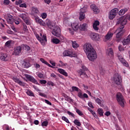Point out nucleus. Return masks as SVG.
<instances>
[{
  "instance_id": "52",
  "label": "nucleus",
  "mask_w": 130,
  "mask_h": 130,
  "mask_svg": "<svg viewBox=\"0 0 130 130\" xmlns=\"http://www.w3.org/2000/svg\"><path fill=\"white\" fill-rule=\"evenodd\" d=\"M90 112H91V114H92V116H93V117H94V118H98V116H97V115H96V114L95 111L92 110Z\"/></svg>"
},
{
  "instance_id": "9",
  "label": "nucleus",
  "mask_w": 130,
  "mask_h": 130,
  "mask_svg": "<svg viewBox=\"0 0 130 130\" xmlns=\"http://www.w3.org/2000/svg\"><path fill=\"white\" fill-rule=\"evenodd\" d=\"M63 55L64 57L69 56L70 57H76L77 55L76 52L72 50H65L63 52Z\"/></svg>"
},
{
  "instance_id": "32",
  "label": "nucleus",
  "mask_w": 130,
  "mask_h": 130,
  "mask_svg": "<svg viewBox=\"0 0 130 130\" xmlns=\"http://www.w3.org/2000/svg\"><path fill=\"white\" fill-rule=\"evenodd\" d=\"M40 61L41 62H42L44 64H45L47 66H48L49 68H53V66H52L49 63H48L45 59L43 58H40Z\"/></svg>"
},
{
  "instance_id": "8",
  "label": "nucleus",
  "mask_w": 130,
  "mask_h": 130,
  "mask_svg": "<svg viewBox=\"0 0 130 130\" xmlns=\"http://www.w3.org/2000/svg\"><path fill=\"white\" fill-rule=\"evenodd\" d=\"M11 57L7 53L0 52V59L4 61H8L10 60Z\"/></svg>"
},
{
  "instance_id": "46",
  "label": "nucleus",
  "mask_w": 130,
  "mask_h": 130,
  "mask_svg": "<svg viewBox=\"0 0 130 130\" xmlns=\"http://www.w3.org/2000/svg\"><path fill=\"white\" fill-rule=\"evenodd\" d=\"M42 101L44 102L45 103H46L47 104L50 105V106H52V103L50 102L49 100L42 99Z\"/></svg>"
},
{
  "instance_id": "45",
  "label": "nucleus",
  "mask_w": 130,
  "mask_h": 130,
  "mask_svg": "<svg viewBox=\"0 0 130 130\" xmlns=\"http://www.w3.org/2000/svg\"><path fill=\"white\" fill-rule=\"evenodd\" d=\"M79 90H80V89L79 88H78V87H77L73 86L72 87L71 91H77V92H78Z\"/></svg>"
},
{
  "instance_id": "44",
  "label": "nucleus",
  "mask_w": 130,
  "mask_h": 130,
  "mask_svg": "<svg viewBox=\"0 0 130 130\" xmlns=\"http://www.w3.org/2000/svg\"><path fill=\"white\" fill-rule=\"evenodd\" d=\"M12 45V41L11 40L7 41L6 44L5 45L6 47L10 48Z\"/></svg>"
},
{
  "instance_id": "18",
  "label": "nucleus",
  "mask_w": 130,
  "mask_h": 130,
  "mask_svg": "<svg viewBox=\"0 0 130 130\" xmlns=\"http://www.w3.org/2000/svg\"><path fill=\"white\" fill-rule=\"evenodd\" d=\"M25 77L29 81L36 84H38L37 81L32 76L29 75H25Z\"/></svg>"
},
{
  "instance_id": "48",
  "label": "nucleus",
  "mask_w": 130,
  "mask_h": 130,
  "mask_svg": "<svg viewBox=\"0 0 130 130\" xmlns=\"http://www.w3.org/2000/svg\"><path fill=\"white\" fill-rule=\"evenodd\" d=\"M41 17L43 19H46L47 17V14L46 13H42Z\"/></svg>"
},
{
  "instance_id": "1",
  "label": "nucleus",
  "mask_w": 130,
  "mask_h": 130,
  "mask_svg": "<svg viewBox=\"0 0 130 130\" xmlns=\"http://www.w3.org/2000/svg\"><path fill=\"white\" fill-rule=\"evenodd\" d=\"M37 39L40 42L42 46H45L47 42L46 36L42 33L40 34V36L37 34H35Z\"/></svg>"
},
{
  "instance_id": "29",
  "label": "nucleus",
  "mask_w": 130,
  "mask_h": 130,
  "mask_svg": "<svg viewBox=\"0 0 130 130\" xmlns=\"http://www.w3.org/2000/svg\"><path fill=\"white\" fill-rule=\"evenodd\" d=\"M36 22L41 25H45V22L42 19L39 18V17H37L35 18Z\"/></svg>"
},
{
  "instance_id": "21",
  "label": "nucleus",
  "mask_w": 130,
  "mask_h": 130,
  "mask_svg": "<svg viewBox=\"0 0 130 130\" xmlns=\"http://www.w3.org/2000/svg\"><path fill=\"white\" fill-rule=\"evenodd\" d=\"M22 65L23 68L28 69L31 67V64L28 60H24L22 62Z\"/></svg>"
},
{
  "instance_id": "41",
  "label": "nucleus",
  "mask_w": 130,
  "mask_h": 130,
  "mask_svg": "<svg viewBox=\"0 0 130 130\" xmlns=\"http://www.w3.org/2000/svg\"><path fill=\"white\" fill-rule=\"evenodd\" d=\"M74 123L75 125L79 127L81 125V122L78 119H75Z\"/></svg>"
},
{
  "instance_id": "53",
  "label": "nucleus",
  "mask_w": 130,
  "mask_h": 130,
  "mask_svg": "<svg viewBox=\"0 0 130 130\" xmlns=\"http://www.w3.org/2000/svg\"><path fill=\"white\" fill-rule=\"evenodd\" d=\"M19 7L26 8L27 7V5L25 3H23L20 4Z\"/></svg>"
},
{
  "instance_id": "60",
  "label": "nucleus",
  "mask_w": 130,
  "mask_h": 130,
  "mask_svg": "<svg viewBox=\"0 0 130 130\" xmlns=\"http://www.w3.org/2000/svg\"><path fill=\"white\" fill-rule=\"evenodd\" d=\"M100 70L101 74L104 73L105 72V70L103 67H100Z\"/></svg>"
},
{
  "instance_id": "30",
  "label": "nucleus",
  "mask_w": 130,
  "mask_h": 130,
  "mask_svg": "<svg viewBox=\"0 0 130 130\" xmlns=\"http://www.w3.org/2000/svg\"><path fill=\"white\" fill-rule=\"evenodd\" d=\"M91 8L92 9V11H93V12L95 14H98L100 12L99 8L95 5H91Z\"/></svg>"
},
{
  "instance_id": "13",
  "label": "nucleus",
  "mask_w": 130,
  "mask_h": 130,
  "mask_svg": "<svg viewBox=\"0 0 130 130\" xmlns=\"http://www.w3.org/2000/svg\"><path fill=\"white\" fill-rule=\"evenodd\" d=\"M82 69H80L79 70V73L80 74V75L82 77H85L87 78L88 77L87 75L86 74L85 71L87 70V68L84 66V65H82Z\"/></svg>"
},
{
  "instance_id": "64",
  "label": "nucleus",
  "mask_w": 130,
  "mask_h": 130,
  "mask_svg": "<svg viewBox=\"0 0 130 130\" xmlns=\"http://www.w3.org/2000/svg\"><path fill=\"white\" fill-rule=\"evenodd\" d=\"M13 22H14V23H15V24L18 25V24H19L20 23V20L19 19L15 20L14 19V21H13Z\"/></svg>"
},
{
  "instance_id": "6",
  "label": "nucleus",
  "mask_w": 130,
  "mask_h": 130,
  "mask_svg": "<svg viewBox=\"0 0 130 130\" xmlns=\"http://www.w3.org/2000/svg\"><path fill=\"white\" fill-rule=\"evenodd\" d=\"M83 49L86 55L94 50L91 44L89 43H85L84 45Z\"/></svg>"
},
{
  "instance_id": "36",
  "label": "nucleus",
  "mask_w": 130,
  "mask_h": 130,
  "mask_svg": "<svg viewBox=\"0 0 130 130\" xmlns=\"http://www.w3.org/2000/svg\"><path fill=\"white\" fill-rule=\"evenodd\" d=\"M52 42L53 44H59V42H60V41H59L58 39L55 38L52 39Z\"/></svg>"
},
{
  "instance_id": "47",
  "label": "nucleus",
  "mask_w": 130,
  "mask_h": 130,
  "mask_svg": "<svg viewBox=\"0 0 130 130\" xmlns=\"http://www.w3.org/2000/svg\"><path fill=\"white\" fill-rule=\"evenodd\" d=\"M48 123L49 122L48 121H44L42 123V126L47 127L48 125Z\"/></svg>"
},
{
  "instance_id": "20",
  "label": "nucleus",
  "mask_w": 130,
  "mask_h": 130,
  "mask_svg": "<svg viewBox=\"0 0 130 130\" xmlns=\"http://www.w3.org/2000/svg\"><path fill=\"white\" fill-rule=\"evenodd\" d=\"M71 27L74 31H77L79 29V22L78 21L71 23Z\"/></svg>"
},
{
  "instance_id": "54",
  "label": "nucleus",
  "mask_w": 130,
  "mask_h": 130,
  "mask_svg": "<svg viewBox=\"0 0 130 130\" xmlns=\"http://www.w3.org/2000/svg\"><path fill=\"white\" fill-rule=\"evenodd\" d=\"M67 113H68V114L69 116H71L72 117H73V118L75 117L74 114L73 113H72L71 112L68 111L67 112Z\"/></svg>"
},
{
  "instance_id": "51",
  "label": "nucleus",
  "mask_w": 130,
  "mask_h": 130,
  "mask_svg": "<svg viewBox=\"0 0 130 130\" xmlns=\"http://www.w3.org/2000/svg\"><path fill=\"white\" fill-rule=\"evenodd\" d=\"M76 112L80 116H82L83 115V113L79 109L76 110Z\"/></svg>"
},
{
  "instance_id": "38",
  "label": "nucleus",
  "mask_w": 130,
  "mask_h": 130,
  "mask_svg": "<svg viewBox=\"0 0 130 130\" xmlns=\"http://www.w3.org/2000/svg\"><path fill=\"white\" fill-rule=\"evenodd\" d=\"M98 113H99V115L101 117L104 115V111L103 109L102 108H99L98 109Z\"/></svg>"
},
{
  "instance_id": "56",
  "label": "nucleus",
  "mask_w": 130,
  "mask_h": 130,
  "mask_svg": "<svg viewBox=\"0 0 130 130\" xmlns=\"http://www.w3.org/2000/svg\"><path fill=\"white\" fill-rule=\"evenodd\" d=\"M118 50L119 51L121 52L124 50V48L122 46V45H119L118 46Z\"/></svg>"
},
{
  "instance_id": "49",
  "label": "nucleus",
  "mask_w": 130,
  "mask_h": 130,
  "mask_svg": "<svg viewBox=\"0 0 130 130\" xmlns=\"http://www.w3.org/2000/svg\"><path fill=\"white\" fill-rule=\"evenodd\" d=\"M61 118H62V120L64 121L66 123H70L67 117H66L65 116H62Z\"/></svg>"
},
{
  "instance_id": "3",
  "label": "nucleus",
  "mask_w": 130,
  "mask_h": 130,
  "mask_svg": "<svg viewBox=\"0 0 130 130\" xmlns=\"http://www.w3.org/2000/svg\"><path fill=\"white\" fill-rule=\"evenodd\" d=\"M113 80L117 85H120L122 82V79L119 73H115L113 76Z\"/></svg>"
},
{
  "instance_id": "50",
  "label": "nucleus",
  "mask_w": 130,
  "mask_h": 130,
  "mask_svg": "<svg viewBox=\"0 0 130 130\" xmlns=\"http://www.w3.org/2000/svg\"><path fill=\"white\" fill-rule=\"evenodd\" d=\"M34 66L35 67V68L36 69H40L41 68V66L40 64L38 63H35L34 64Z\"/></svg>"
},
{
  "instance_id": "35",
  "label": "nucleus",
  "mask_w": 130,
  "mask_h": 130,
  "mask_svg": "<svg viewBox=\"0 0 130 130\" xmlns=\"http://www.w3.org/2000/svg\"><path fill=\"white\" fill-rule=\"evenodd\" d=\"M59 62L61 64L60 65H59L60 67L64 69H67L69 68V65L67 63H64L61 60H59Z\"/></svg>"
},
{
  "instance_id": "2",
  "label": "nucleus",
  "mask_w": 130,
  "mask_h": 130,
  "mask_svg": "<svg viewBox=\"0 0 130 130\" xmlns=\"http://www.w3.org/2000/svg\"><path fill=\"white\" fill-rule=\"evenodd\" d=\"M48 26L50 29H53L52 33L53 36L57 38L60 36V28L58 26L53 27V26L49 25Z\"/></svg>"
},
{
  "instance_id": "26",
  "label": "nucleus",
  "mask_w": 130,
  "mask_h": 130,
  "mask_svg": "<svg viewBox=\"0 0 130 130\" xmlns=\"http://www.w3.org/2000/svg\"><path fill=\"white\" fill-rule=\"evenodd\" d=\"M130 44V35L127 36L126 39L122 41V44L123 46L128 45Z\"/></svg>"
},
{
  "instance_id": "37",
  "label": "nucleus",
  "mask_w": 130,
  "mask_h": 130,
  "mask_svg": "<svg viewBox=\"0 0 130 130\" xmlns=\"http://www.w3.org/2000/svg\"><path fill=\"white\" fill-rule=\"evenodd\" d=\"M85 17V14L83 12H80V16H79V19L80 21L84 19Z\"/></svg>"
},
{
  "instance_id": "33",
  "label": "nucleus",
  "mask_w": 130,
  "mask_h": 130,
  "mask_svg": "<svg viewBox=\"0 0 130 130\" xmlns=\"http://www.w3.org/2000/svg\"><path fill=\"white\" fill-rule=\"evenodd\" d=\"M72 46L74 49H77L79 47V45L75 41H72Z\"/></svg>"
},
{
  "instance_id": "15",
  "label": "nucleus",
  "mask_w": 130,
  "mask_h": 130,
  "mask_svg": "<svg viewBox=\"0 0 130 130\" xmlns=\"http://www.w3.org/2000/svg\"><path fill=\"white\" fill-rule=\"evenodd\" d=\"M118 59L121 63L125 67L128 68L129 67V63L127 61L121 56H118Z\"/></svg>"
},
{
  "instance_id": "31",
  "label": "nucleus",
  "mask_w": 130,
  "mask_h": 130,
  "mask_svg": "<svg viewBox=\"0 0 130 130\" xmlns=\"http://www.w3.org/2000/svg\"><path fill=\"white\" fill-rule=\"evenodd\" d=\"M57 71L60 74L63 75V76H64L66 77H68V74L67 72H66L65 71V70H64V69H61V68H58V69H57Z\"/></svg>"
},
{
  "instance_id": "40",
  "label": "nucleus",
  "mask_w": 130,
  "mask_h": 130,
  "mask_svg": "<svg viewBox=\"0 0 130 130\" xmlns=\"http://www.w3.org/2000/svg\"><path fill=\"white\" fill-rule=\"evenodd\" d=\"M36 75L40 79H44L45 78L44 74H43V73H41V72H38L37 73H36Z\"/></svg>"
},
{
  "instance_id": "14",
  "label": "nucleus",
  "mask_w": 130,
  "mask_h": 130,
  "mask_svg": "<svg viewBox=\"0 0 130 130\" xmlns=\"http://www.w3.org/2000/svg\"><path fill=\"white\" fill-rule=\"evenodd\" d=\"M90 37L93 41H99L100 40V37L99 35L95 32H91L90 34Z\"/></svg>"
},
{
  "instance_id": "22",
  "label": "nucleus",
  "mask_w": 130,
  "mask_h": 130,
  "mask_svg": "<svg viewBox=\"0 0 130 130\" xmlns=\"http://www.w3.org/2000/svg\"><path fill=\"white\" fill-rule=\"evenodd\" d=\"M100 22L98 20H95L92 24V28L95 31H98L99 29Z\"/></svg>"
},
{
  "instance_id": "43",
  "label": "nucleus",
  "mask_w": 130,
  "mask_h": 130,
  "mask_svg": "<svg viewBox=\"0 0 130 130\" xmlns=\"http://www.w3.org/2000/svg\"><path fill=\"white\" fill-rule=\"evenodd\" d=\"M5 21L2 18H0V28H4L5 26L4 23H5Z\"/></svg>"
},
{
  "instance_id": "42",
  "label": "nucleus",
  "mask_w": 130,
  "mask_h": 130,
  "mask_svg": "<svg viewBox=\"0 0 130 130\" xmlns=\"http://www.w3.org/2000/svg\"><path fill=\"white\" fill-rule=\"evenodd\" d=\"M26 93L29 96H35L33 92L31 91V90H27Z\"/></svg>"
},
{
  "instance_id": "7",
  "label": "nucleus",
  "mask_w": 130,
  "mask_h": 130,
  "mask_svg": "<svg viewBox=\"0 0 130 130\" xmlns=\"http://www.w3.org/2000/svg\"><path fill=\"white\" fill-rule=\"evenodd\" d=\"M28 14L26 12H23L19 14L18 16H19L24 21V22L27 25L30 24L28 16Z\"/></svg>"
},
{
  "instance_id": "25",
  "label": "nucleus",
  "mask_w": 130,
  "mask_h": 130,
  "mask_svg": "<svg viewBox=\"0 0 130 130\" xmlns=\"http://www.w3.org/2000/svg\"><path fill=\"white\" fill-rule=\"evenodd\" d=\"M114 35L113 32L109 31L107 32V35L105 36V40L109 41L110 40Z\"/></svg>"
},
{
  "instance_id": "24",
  "label": "nucleus",
  "mask_w": 130,
  "mask_h": 130,
  "mask_svg": "<svg viewBox=\"0 0 130 130\" xmlns=\"http://www.w3.org/2000/svg\"><path fill=\"white\" fill-rule=\"evenodd\" d=\"M12 79L14 81V82H15V83L19 84V85H20L21 86H25V83L23 82H22L18 78L13 77Z\"/></svg>"
},
{
  "instance_id": "58",
  "label": "nucleus",
  "mask_w": 130,
  "mask_h": 130,
  "mask_svg": "<svg viewBox=\"0 0 130 130\" xmlns=\"http://www.w3.org/2000/svg\"><path fill=\"white\" fill-rule=\"evenodd\" d=\"M124 16L125 17L126 19H127V20H128L130 21V14H126Z\"/></svg>"
},
{
  "instance_id": "63",
  "label": "nucleus",
  "mask_w": 130,
  "mask_h": 130,
  "mask_svg": "<svg viewBox=\"0 0 130 130\" xmlns=\"http://www.w3.org/2000/svg\"><path fill=\"white\" fill-rule=\"evenodd\" d=\"M23 3V1L22 0H19L18 1H17L15 3L17 5H19V6L22 4V3Z\"/></svg>"
},
{
  "instance_id": "57",
  "label": "nucleus",
  "mask_w": 130,
  "mask_h": 130,
  "mask_svg": "<svg viewBox=\"0 0 130 130\" xmlns=\"http://www.w3.org/2000/svg\"><path fill=\"white\" fill-rule=\"evenodd\" d=\"M87 11V8L86 7H83V8L81 9L80 12H83L85 13Z\"/></svg>"
},
{
  "instance_id": "34",
  "label": "nucleus",
  "mask_w": 130,
  "mask_h": 130,
  "mask_svg": "<svg viewBox=\"0 0 130 130\" xmlns=\"http://www.w3.org/2000/svg\"><path fill=\"white\" fill-rule=\"evenodd\" d=\"M128 11V9L127 8H125V9H121L120 10L119 12H118V14L119 15L121 16L122 15H124L126 12H127Z\"/></svg>"
},
{
  "instance_id": "5",
  "label": "nucleus",
  "mask_w": 130,
  "mask_h": 130,
  "mask_svg": "<svg viewBox=\"0 0 130 130\" xmlns=\"http://www.w3.org/2000/svg\"><path fill=\"white\" fill-rule=\"evenodd\" d=\"M86 55L88 59L91 61H94L98 57L97 53L94 49L86 54Z\"/></svg>"
},
{
  "instance_id": "39",
  "label": "nucleus",
  "mask_w": 130,
  "mask_h": 130,
  "mask_svg": "<svg viewBox=\"0 0 130 130\" xmlns=\"http://www.w3.org/2000/svg\"><path fill=\"white\" fill-rule=\"evenodd\" d=\"M94 99V100H95V102L98 103L100 106H102V101L99 99V98H93Z\"/></svg>"
},
{
  "instance_id": "10",
  "label": "nucleus",
  "mask_w": 130,
  "mask_h": 130,
  "mask_svg": "<svg viewBox=\"0 0 130 130\" xmlns=\"http://www.w3.org/2000/svg\"><path fill=\"white\" fill-rule=\"evenodd\" d=\"M119 10L117 8H114L110 11L109 13V19H113L116 15L118 14Z\"/></svg>"
},
{
  "instance_id": "28",
  "label": "nucleus",
  "mask_w": 130,
  "mask_h": 130,
  "mask_svg": "<svg viewBox=\"0 0 130 130\" xmlns=\"http://www.w3.org/2000/svg\"><path fill=\"white\" fill-rule=\"evenodd\" d=\"M88 28L87 23H83L80 25L79 29L81 31H86Z\"/></svg>"
},
{
  "instance_id": "19",
  "label": "nucleus",
  "mask_w": 130,
  "mask_h": 130,
  "mask_svg": "<svg viewBox=\"0 0 130 130\" xmlns=\"http://www.w3.org/2000/svg\"><path fill=\"white\" fill-rule=\"evenodd\" d=\"M78 96L81 99H83L85 98L86 99L88 98V95L85 93H83L81 89L78 91Z\"/></svg>"
},
{
  "instance_id": "4",
  "label": "nucleus",
  "mask_w": 130,
  "mask_h": 130,
  "mask_svg": "<svg viewBox=\"0 0 130 130\" xmlns=\"http://www.w3.org/2000/svg\"><path fill=\"white\" fill-rule=\"evenodd\" d=\"M116 100L118 102V103L119 104L120 106L121 107H124V105H125V100L124 98L123 97V95L121 93H117L116 94Z\"/></svg>"
},
{
  "instance_id": "16",
  "label": "nucleus",
  "mask_w": 130,
  "mask_h": 130,
  "mask_svg": "<svg viewBox=\"0 0 130 130\" xmlns=\"http://www.w3.org/2000/svg\"><path fill=\"white\" fill-rule=\"evenodd\" d=\"M5 18L9 23L12 24L14 23V19L13 18V16L10 14H7Z\"/></svg>"
},
{
  "instance_id": "62",
  "label": "nucleus",
  "mask_w": 130,
  "mask_h": 130,
  "mask_svg": "<svg viewBox=\"0 0 130 130\" xmlns=\"http://www.w3.org/2000/svg\"><path fill=\"white\" fill-rule=\"evenodd\" d=\"M88 106H89L90 108H94V106H93L92 102H89L88 103Z\"/></svg>"
},
{
  "instance_id": "59",
  "label": "nucleus",
  "mask_w": 130,
  "mask_h": 130,
  "mask_svg": "<svg viewBox=\"0 0 130 130\" xmlns=\"http://www.w3.org/2000/svg\"><path fill=\"white\" fill-rule=\"evenodd\" d=\"M111 113L110 111H106L105 113V115L107 117H109L111 115Z\"/></svg>"
},
{
  "instance_id": "17",
  "label": "nucleus",
  "mask_w": 130,
  "mask_h": 130,
  "mask_svg": "<svg viewBox=\"0 0 130 130\" xmlns=\"http://www.w3.org/2000/svg\"><path fill=\"white\" fill-rule=\"evenodd\" d=\"M22 50V48L21 46H17L14 48V52H13V55L15 56L19 55L21 53Z\"/></svg>"
},
{
  "instance_id": "61",
  "label": "nucleus",
  "mask_w": 130,
  "mask_h": 130,
  "mask_svg": "<svg viewBox=\"0 0 130 130\" xmlns=\"http://www.w3.org/2000/svg\"><path fill=\"white\" fill-rule=\"evenodd\" d=\"M4 128L6 129V130H9L10 129V127L7 124H5L3 126Z\"/></svg>"
},
{
  "instance_id": "27",
  "label": "nucleus",
  "mask_w": 130,
  "mask_h": 130,
  "mask_svg": "<svg viewBox=\"0 0 130 130\" xmlns=\"http://www.w3.org/2000/svg\"><path fill=\"white\" fill-rule=\"evenodd\" d=\"M39 13V10L37 8L31 7L30 8V14L32 15H37Z\"/></svg>"
},
{
  "instance_id": "11",
  "label": "nucleus",
  "mask_w": 130,
  "mask_h": 130,
  "mask_svg": "<svg viewBox=\"0 0 130 130\" xmlns=\"http://www.w3.org/2000/svg\"><path fill=\"white\" fill-rule=\"evenodd\" d=\"M127 22V20L126 18L123 16V17H121L119 19H117V24H121V26H123V28H124V25L126 24Z\"/></svg>"
},
{
  "instance_id": "23",
  "label": "nucleus",
  "mask_w": 130,
  "mask_h": 130,
  "mask_svg": "<svg viewBox=\"0 0 130 130\" xmlns=\"http://www.w3.org/2000/svg\"><path fill=\"white\" fill-rule=\"evenodd\" d=\"M106 54L110 58H113L114 56V52L112 48H108L106 51Z\"/></svg>"
},
{
  "instance_id": "12",
  "label": "nucleus",
  "mask_w": 130,
  "mask_h": 130,
  "mask_svg": "<svg viewBox=\"0 0 130 130\" xmlns=\"http://www.w3.org/2000/svg\"><path fill=\"white\" fill-rule=\"evenodd\" d=\"M123 29H124V26L119 27L115 31V33H117L116 35V38L117 39H120L121 38V36H123V34L124 32Z\"/></svg>"
},
{
  "instance_id": "55",
  "label": "nucleus",
  "mask_w": 130,
  "mask_h": 130,
  "mask_svg": "<svg viewBox=\"0 0 130 130\" xmlns=\"http://www.w3.org/2000/svg\"><path fill=\"white\" fill-rule=\"evenodd\" d=\"M22 25L24 31H27L28 29L25 23H23Z\"/></svg>"
}]
</instances>
